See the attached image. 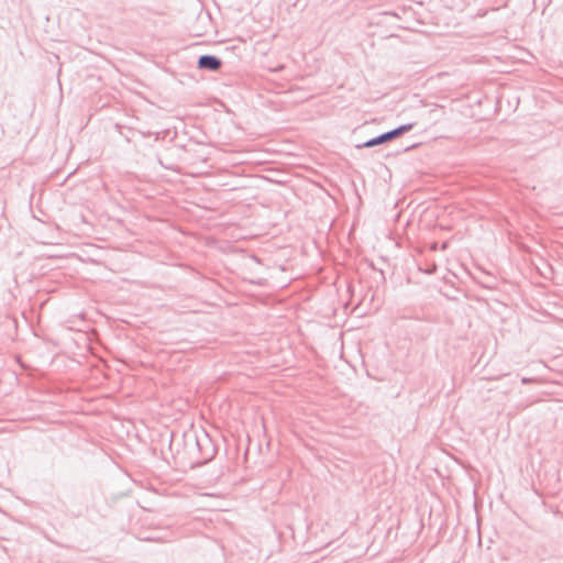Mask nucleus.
<instances>
[{
  "label": "nucleus",
  "mask_w": 563,
  "mask_h": 563,
  "mask_svg": "<svg viewBox=\"0 0 563 563\" xmlns=\"http://www.w3.org/2000/svg\"><path fill=\"white\" fill-rule=\"evenodd\" d=\"M183 438L192 467L205 465L214 459L218 448L205 430L200 434L192 431L184 433Z\"/></svg>",
  "instance_id": "obj_1"
},
{
  "label": "nucleus",
  "mask_w": 563,
  "mask_h": 563,
  "mask_svg": "<svg viewBox=\"0 0 563 563\" xmlns=\"http://www.w3.org/2000/svg\"><path fill=\"white\" fill-rule=\"evenodd\" d=\"M415 122L401 124L393 130H389L375 137H372L362 144L356 145V148L374 147L377 145L385 144L411 131L415 128Z\"/></svg>",
  "instance_id": "obj_2"
},
{
  "label": "nucleus",
  "mask_w": 563,
  "mask_h": 563,
  "mask_svg": "<svg viewBox=\"0 0 563 563\" xmlns=\"http://www.w3.org/2000/svg\"><path fill=\"white\" fill-rule=\"evenodd\" d=\"M223 65L220 57L211 54H205L198 57L197 67L201 70L219 71Z\"/></svg>",
  "instance_id": "obj_3"
},
{
  "label": "nucleus",
  "mask_w": 563,
  "mask_h": 563,
  "mask_svg": "<svg viewBox=\"0 0 563 563\" xmlns=\"http://www.w3.org/2000/svg\"><path fill=\"white\" fill-rule=\"evenodd\" d=\"M411 11L410 8L402 7L396 11H383L378 13L377 24L391 23V20H400L402 14H408Z\"/></svg>",
  "instance_id": "obj_4"
},
{
  "label": "nucleus",
  "mask_w": 563,
  "mask_h": 563,
  "mask_svg": "<svg viewBox=\"0 0 563 563\" xmlns=\"http://www.w3.org/2000/svg\"><path fill=\"white\" fill-rule=\"evenodd\" d=\"M537 379L536 378H532V377H522L521 378V383L523 385H528V384H531V383H534Z\"/></svg>",
  "instance_id": "obj_5"
},
{
  "label": "nucleus",
  "mask_w": 563,
  "mask_h": 563,
  "mask_svg": "<svg viewBox=\"0 0 563 563\" xmlns=\"http://www.w3.org/2000/svg\"><path fill=\"white\" fill-rule=\"evenodd\" d=\"M446 247H448V242H444V243L442 244V247H441V249H442V250H445Z\"/></svg>",
  "instance_id": "obj_6"
}]
</instances>
